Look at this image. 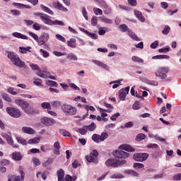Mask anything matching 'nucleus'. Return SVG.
Here are the masks:
<instances>
[{
	"label": "nucleus",
	"mask_w": 181,
	"mask_h": 181,
	"mask_svg": "<svg viewBox=\"0 0 181 181\" xmlns=\"http://www.w3.org/2000/svg\"><path fill=\"white\" fill-rule=\"evenodd\" d=\"M8 57L14 66H17V67H23L25 66V62H23V61H22V59H21V58H19V57L14 52H8Z\"/></svg>",
	"instance_id": "1"
},
{
	"label": "nucleus",
	"mask_w": 181,
	"mask_h": 181,
	"mask_svg": "<svg viewBox=\"0 0 181 181\" xmlns=\"http://www.w3.org/2000/svg\"><path fill=\"white\" fill-rule=\"evenodd\" d=\"M125 163H127V160H118L115 158H109L105 162V165L107 166V168H119V166H122V165H125Z\"/></svg>",
	"instance_id": "2"
},
{
	"label": "nucleus",
	"mask_w": 181,
	"mask_h": 181,
	"mask_svg": "<svg viewBox=\"0 0 181 181\" xmlns=\"http://www.w3.org/2000/svg\"><path fill=\"white\" fill-rule=\"evenodd\" d=\"M62 110L66 115H76L77 112L76 107L67 104L62 105Z\"/></svg>",
	"instance_id": "3"
},
{
	"label": "nucleus",
	"mask_w": 181,
	"mask_h": 181,
	"mask_svg": "<svg viewBox=\"0 0 181 181\" xmlns=\"http://www.w3.org/2000/svg\"><path fill=\"white\" fill-rule=\"evenodd\" d=\"M98 151L97 150H93L89 155L86 156V159L89 163H94L95 165H98Z\"/></svg>",
	"instance_id": "4"
},
{
	"label": "nucleus",
	"mask_w": 181,
	"mask_h": 181,
	"mask_svg": "<svg viewBox=\"0 0 181 181\" xmlns=\"http://www.w3.org/2000/svg\"><path fill=\"white\" fill-rule=\"evenodd\" d=\"M168 73H169V67H160L156 71L155 74L156 77H159L161 80H165L168 77Z\"/></svg>",
	"instance_id": "5"
},
{
	"label": "nucleus",
	"mask_w": 181,
	"mask_h": 181,
	"mask_svg": "<svg viewBox=\"0 0 181 181\" xmlns=\"http://www.w3.org/2000/svg\"><path fill=\"white\" fill-rule=\"evenodd\" d=\"M6 110L8 114L13 117V118H19L21 115V111L16 107H8Z\"/></svg>",
	"instance_id": "6"
},
{
	"label": "nucleus",
	"mask_w": 181,
	"mask_h": 181,
	"mask_svg": "<svg viewBox=\"0 0 181 181\" xmlns=\"http://www.w3.org/2000/svg\"><path fill=\"white\" fill-rule=\"evenodd\" d=\"M50 36L49 35V33H42V35L38 37V41L37 42L39 45V46H43L44 45H46L47 42H49Z\"/></svg>",
	"instance_id": "7"
},
{
	"label": "nucleus",
	"mask_w": 181,
	"mask_h": 181,
	"mask_svg": "<svg viewBox=\"0 0 181 181\" xmlns=\"http://www.w3.org/2000/svg\"><path fill=\"white\" fill-rule=\"evenodd\" d=\"M149 157V154L146 153H136L133 156V159L136 162H145L146 159Z\"/></svg>",
	"instance_id": "8"
},
{
	"label": "nucleus",
	"mask_w": 181,
	"mask_h": 181,
	"mask_svg": "<svg viewBox=\"0 0 181 181\" xmlns=\"http://www.w3.org/2000/svg\"><path fill=\"white\" fill-rule=\"evenodd\" d=\"M113 156L117 158L118 159H127L129 156V153L122 151V150H116L113 153Z\"/></svg>",
	"instance_id": "9"
},
{
	"label": "nucleus",
	"mask_w": 181,
	"mask_h": 181,
	"mask_svg": "<svg viewBox=\"0 0 181 181\" xmlns=\"http://www.w3.org/2000/svg\"><path fill=\"white\" fill-rule=\"evenodd\" d=\"M1 136L7 141V144H8V145H11V146H12V148H19V145L14 144L13 139H12V137L11 136H9L8 134H7L6 133H2Z\"/></svg>",
	"instance_id": "10"
},
{
	"label": "nucleus",
	"mask_w": 181,
	"mask_h": 181,
	"mask_svg": "<svg viewBox=\"0 0 181 181\" xmlns=\"http://www.w3.org/2000/svg\"><path fill=\"white\" fill-rule=\"evenodd\" d=\"M129 93V86L126 87L125 88H122L119 90V98L121 101H125V98L127 95H128Z\"/></svg>",
	"instance_id": "11"
},
{
	"label": "nucleus",
	"mask_w": 181,
	"mask_h": 181,
	"mask_svg": "<svg viewBox=\"0 0 181 181\" xmlns=\"http://www.w3.org/2000/svg\"><path fill=\"white\" fill-rule=\"evenodd\" d=\"M15 103L17 105H18V107H21V108H22L23 110H25L26 108H28V107H29L30 104L28 102L25 101L23 100H21V99H17L15 100Z\"/></svg>",
	"instance_id": "12"
},
{
	"label": "nucleus",
	"mask_w": 181,
	"mask_h": 181,
	"mask_svg": "<svg viewBox=\"0 0 181 181\" xmlns=\"http://www.w3.org/2000/svg\"><path fill=\"white\" fill-rule=\"evenodd\" d=\"M20 176L14 175L11 177L13 181H23L25 180V173L23 172V168L20 167L19 168Z\"/></svg>",
	"instance_id": "13"
},
{
	"label": "nucleus",
	"mask_w": 181,
	"mask_h": 181,
	"mask_svg": "<svg viewBox=\"0 0 181 181\" xmlns=\"http://www.w3.org/2000/svg\"><path fill=\"white\" fill-rule=\"evenodd\" d=\"M41 21L45 23V25H49V26H51L52 25V17L46 13H43L42 16L41 17Z\"/></svg>",
	"instance_id": "14"
},
{
	"label": "nucleus",
	"mask_w": 181,
	"mask_h": 181,
	"mask_svg": "<svg viewBox=\"0 0 181 181\" xmlns=\"http://www.w3.org/2000/svg\"><path fill=\"white\" fill-rule=\"evenodd\" d=\"M52 5L54 8L58 9V11H62V12H67L69 11L67 8L63 6V4H62L60 1H54Z\"/></svg>",
	"instance_id": "15"
},
{
	"label": "nucleus",
	"mask_w": 181,
	"mask_h": 181,
	"mask_svg": "<svg viewBox=\"0 0 181 181\" xmlns=\"http://www.w3.org/2000/svg\"><path fill=\"white\" fill-rule=\"evenodd\" d=\"M41 122L44 125L51 126L53 124L56 123V121L54 119L49 118V117H44L41 119Z\"/></svg>",
	"instance_id": "16"
},
{
	"label": "nucleus",
	"mask_w": 181,
	"mask_h": 181,
	"mask_svg": "<svg viewBox=\"0 0 181 181\" xmlns=\"http://www.w3.org/2000/svg\"><path fill=\"white\" fill-rule=\"evenodd\" d=\"M24 112L28 115H33V114H37L38 111L36 110L33 106H30V105H29V106L24 110Z\"/></svg>",
	"instance_id": "17"
},
{
	"label": "nucleus",
	"mask_w": 181,
	"mask_h": 181,
	"mask_svg": "<svg viewBox=\"0 0 181 181\" xmlns=\"http://www.w3.org/2000/svg\"><path fill=\"white\" fill-rule=\"evenodd\" d=\"M119 149H122L123 151H127V152H134L135 149L134 147L131 146L128 144H122L119 146Z\"/></svg>",
	"instance_id": "18"
},
{
	"label": "nucleus",
	"mask_w": 181,
	"mask_h": 181,
	"mask_svg": "<svg viewBox=\"0 0 181 181\" xmlns=\"http://www.w3.org/2000/svg\"><path fill=\"white\" fill-rule=\"evenodd\" d=\"M37 76H39V77H41L42 78H49V76H50V72L40 70L37 72Z\"/></svg>",
	"instance_id": "19"
},
{
	"label": "nucleus",
	"mask_w": 181,
	"mask_h": 181,
	"mask_svg": "<svg viewBox=\"0 0 181 181\" xmlns=\"http://www.w3.org/2000/svg\"><path fill=\"white\" fill-rule=\"evenodd\" d=\"M13 6H16V8H18V9H30L32 7L29 5H25L21 3H13Z\"/></svg>",
	"instance_id": "20"
},
{
	"label": "nucleus",
	"mask_w": 181,
	"mask_h": 181,
	"mask_svg": "<svg viewBox=\"0 0 181 181\" xmlns=\"http://www.w3.org/2000/svg\"><path fill=\"white\" fill-rule=\"evenodd\" d=\"M22 131L24 134H28L29 135H33V134H35V129L29 127H23Z\"/></svg>",
	"instance_id": "21"
},
{
	"label": "nucleus",
	"mask_w": 181,
	"mask_h": 181,
	"mask_svg": "<svg viewBox=\"0 0 181 181\" xmlns=\"http://www.w3.org/2000/svg\"><path fill=\"white\" fill-rule=\"evenodd\" d=\"M92 62L94 63V64H96V66H99V67H102L103 69H105V70H108V66L101 62L100 61H98L97 59H93Z\"/></svg>",
	"instance_id": "22"
},
{
	"label": "nucleus",
	"mask_w": 181,
	"mask_h": 181,
	"mask_svg": "<svg viewBox=\"0 0 181 181\" xmlns=\"http://www.w3.org/2000/svg\"><path fill=\"white\" fill-rule=\"evenodd\" d=\"M12 36L17 37L18 39H23V40H28V36L18 32H14L12 33Z\"/></svg>",
	"instance_id": "23"
},
{
	"label": "nucleus",
	"mask_w": 181,
	"mask_h": 181,
	"mask_svg": "<svg viewBox=\"0 0 181 181\" xmlns=\"http://www.w3.org/2000/svg\"><path fill=\"white\" fill-rule=\"evenodd\" d=\"M134 15L140 21V22H145V18L142 16V13L138 10H134Z\"/></svg>",
	"instance_id": "24"
},
{
	"label": "nucleus",
	"mask_w": 181,
	"mask_h": 181,
	"mask_svg": "<svg viewBox=\"0 0 181 181\" xmlns=\"http://www.w3.org/2000/svg\"><path fill=\"white\" fill-rule=\"evenodd\" d=\"M127 35L131 37V39H133V40H136V42H139L141 41V39L138 37L136 34L131 31V30H128Z\"/></svg>",
	"instance_id": "25"
},
{
	"label": "nucleus",
	"mask_w": 181,
	"mask_h": 181,
	"mask_svg": "<svg viewBox=\"0 0 181 181\" xmlns=\"http://www.w3.org/2000/svg\"><path fill=\"white\" fill-rule=\"evenodd\" d=\"M67 46H69V47H71V49H76V47H77V44L76 43V39L71 38L67 42Z\"/></svg>",
	"instance_id": "26"
},
{
	"label": "nucleus",
	"mask_w": 181,
	"mask_h": 181,
	"mask_svg": "<svg viewBox=\"0 0 181 181\" xmlns=\"http://www.w3.org/2000/svg\"><path fill=\"white\" fill-rule=\"evenodd\" d=\"M40 8L42 9V11H43L44 12H46V13H49V15H54V13L53 12V11H52V9H50L49 7L45 6L43 4L40 5Z\"/></svg>",
	"instance_id": "27"
},
{
	"label": "nucleus",
	"mask_w": 181,
	"mask_h": 181,
	"mask_svg": "<svg viewBox=\"0 0 181 181\" xmlns=\"http://www.w3.org/2000/svg\"><path fill=\"white\" fill-rule=\"evenodd\" d=\"M66 59H68V60H69L70 62H71L72 60L74 62H77V60H78L77 55H76V54H74V53L67 54Z\"/></svg>",
	"instance_id": "28"
},
{
	"label": "nucleus",
	"mask_w": 181,
	"mask_h": 181,
	"mask_svg": "<svg viewBox=\"0 0 181 181\" xmlns=\"http://www.w3.org/2000/svg\"><path fill=\"white\" fill-rule=\"evenodd\" d=\"M54 153L55 155H60V143L57 141L54 144Z\"/></svg>",
	"instance_id": "29"
},
{
	"label": "nucleus",
	"mask_w": 181,
	"mask_h": 181,
	"mask_svg": "<svg viewBox=\"0 0 181 181\" xmlns=\"http://www.w3.org/2000/svg\"><path fill=\"white\" fill-rule=\"evenodd\" d=\"M83 128H86L87 131H90L91 132L95 131V128H97V124H95L94 122H92L90 125L83 126Z\"/></svg>",
	"instance_id": "30"
},
{
	"label": "nucleus",
	"mask_w": 181,
	"mask_h": 181,
	"mask_svg": "<svg viewBox=\"0 0 181 181\" xmlns=\"http://www.w3.org/2000/svg\"><path fill=\"white\" fill-rule=\"evenodd\" d=\"M100 21H101V22H104V23H108L109 25L112 24V20L107 18V17H105V16H102L100 17H99Z\"/></svg>",
	"instance_id": "31"
},
{
	"label": "nucleus",
	"mask_w": 181,
	"mask_h": 181,
	"mask_svg": "<svg viewBox=\"0 0 181 181\" xmlns=\"http://www.w3.org/2000/svg\"><path fill=\"white\" fill-rule=\"evenodd\" d=\"M12 158L14 160H22V156L21 155V153H19V152L13 153Z\"/></svg>",
	"instance_id": "32"
},
{
	"label": "nucleus",
	"mask_w": 181,
	"mask_h": 181,
	"mask_svg": "<svg viewBox=\"0 0 181 181\" xmlns=\"http://www.w3.org/2000/svg\"><path fill=\"white\" fill-rule=\"evenodd\" d=\"M152 59L153 60H156V59H170V57H169L168 55H156V56H153L152 57Z\"/></svg>",
	"instance_id": "33"
},
{
	"label": "nucleus",
	"mask_w": 181,
	"mask_h": 181,
	"mask_svg": "<svg viewBox=\"0 0 181 181\" xmlns=\"http://www.w3.org/2000/svg\"><path fill=\"white\" fill-rule=\"evenodd\" d=\"M53 25L64 26V22H63L62 21L54 20L52 21L51 23V26Z\"/></svg>",
	"instance_id": "34"
},
{
	"label": "nucleus",
	"mask_w": 181,
	"mask_h": 181,
	"mask_svg": "<svg viewBox=\"0 0 181 181\" xmlns=\"http://www.w3.org/2000/svg\"><path fill=\"white\" fill-rule=\"evenodd\" d=\"M30 49H32L31 47H20L19 52L21 53H23V54H25V53H28V52H30Z\"/></svg>",
	"instance_id": "35"
},
{
	"label": "nucleus",
	"mask_w": 181,
	"mask_h": 181,
	"mask_svg": "<svg viewBox=\"0 0 181 181\" xmlns=\"http://www.w3.org/2000/svg\"><path fill=\"white\" fill-rule=\"evenodd\" d=\"M92 139L94 141V142H96V144H100V142H102L101 136L99 134H93L92 136Z\"/></svg>",
	"instance_id": "36"
},
{
	"label": "nucleus",
	"mask_w": 181,
	"mask_h": 181,
	"mask_svg": "<svg viewBox=\"0 0 181 181\" xmlns=\"http://www.w3.org/2000/svg\"><path fill=\"white\" fill-rule=\"evenodd\" d=\"M119 29L121 32H122L123 33L127 31L128 33V30H130L129 29H128V26L127 25V24H122L119 26Z\"/></svg>",
	"instance_id": "37"
},
{
	"label": "nucleus",
	"mask_w": 181,
	"mask_h": 181,
	"mask_svg": "<svg viewBox=\"0 0 181 181\" xmlns=\"http://www.w3.org/2000/svg\"><path fill=\"white\" fill-rule=\"evenodd\" d=\"M125 173H127V175H131V176H134L135 177H138L139 176V174H138L136 171H134L132 170H127Z\"/></svg>",
	"instance_id": "38"
},
{
	"label": "nucleus",
	"mask_w": 181,
	"mask_h": 181,
	"mask_svg": "<svg viewBox=\"0 0 181 181\" xmlns=\"http://www.w3.org/2000/svg\"><path fill=\"white\" fill-rule=\"evenodd\" d=\"M46 83H47V86H49V87H57L59 86L57 82L54 81L48 80L47 81Z\"/></svg>",
	"instance_id": "39"
},
{
	"label": "nucleus",
	"mask_w": 181,
	"mask_h": 181,
	"mask_svg": "<svg viewBox=\"0 0 181 181\" xmlns=\"http://www.w3.org/2000/svg\"><path fill=\"white\" fill-rule=\"evenodd\" d=\"M39 142H40V138L38 137H35L28 140V144H39Z\"/></svg>",
	"instance_id": "40"
},
{
	"label": "nucleus",
	"mask_w": 181,
	"mask_h": 181,
	"mask_svg": "<svg viewBox=\"0 0 181 181\" xmlns=\"http://www.w3.org/2000/svg\"><path fill=\"white\" fill-rule=\"evenodd\" d=\"M132 62H134L136 63H144V59H142L141 58H140L137 56H133L132 57Z\"/></svg>",
	"instance_id": "41"
},
{
	"label": "nucleus",
	"mask_w": 181,
	"mask_h": 181,
	"mask_svg": "<svg viewBox=\"0 0 181 181\" xmlns=\"http://www.w3.org/2000/svg\"><path fill=\"white\" fill-rule=\"evenodd\" d=\"M41 107L43 110H50V107H52V105L49 103L44 102L41 104Z\"/></svg>",
	"instance_id": "42"
},
{
	"label": "nucleus",
	"mask_w": 181,
	"mask_h": 181,
	"mask_svg": "<svg viewBox=\"0 0 181 181\" xmlns=\"http://www.w3.org/2000/svg\"><path fill=\"white\" fill-rule=\"evenodd\" d=\"M145 138H146V136L141 133L136 136V141H137V142H141V141H142L143 139H145Z\"/></svg>",
	"instance_id": "43"
},
{
	"label": "nucleus",
	"mask_w": 181,
	"mask_h": 181,
	"mask_svg": "<svg viewBox=\"0 0 181 181\" xmlns=\"http://www.w3.org/2000/svg\"><path fill=\"white\" fill-rule=\"evenodd\" d=\"M1 97L3 99L5 100V101H7V103H12V99H11V98H9L8 94H6L5 93H1Z\"/></svg>",
	"instance_id": "44"
},
{
	"label": "nucleus",
	"mask_w": 181,
	"mask_h": 181,
	"mask_svg": "<svg viewBox=\"0 0 181 181\" xmlns=\"http://www.w3.org/2000/svg\"><path fill=\"white\" fill-rule=\"evenodd\" d=\"M16 141L21 145H28V142L22 137H16Z\"/></svg>",
	"instance_id": "45"
},
{
	"label": "nucleus",
	"mask_w": 181,
	"mask_h": 181,
	"mask_svg": "<svg viewBox=\"0 0 181 181\" xmlns=\"http://www.w3.org/2000/svg\"><path fill=\"white\" fill-rule=\"evenodd\" d=\"M86 35H87V36H88V37H90V39H93L94 40L98 39V35H97V34H95V33H91L88 31Z\"/></svg>",
	"instance_id": "46"
},
{
	"label": "nucleus",
	"mask_w": 181,
	"mask_h": 181,
	"mask_svg": "<svg viewBox=\"0 0 181 181\" xmlns=\"http://www.w3.org/2000/svg\"><path fill=\"white\" fill-rule=\"evenodd\" d=\"M52 163H53V159L49 158L46 161L42 163V166L46 168V166H49V165H52Z\"/></svg>",
	"instance_id": "47"
},
{
	"label": "nucleus",
	"mask_w": 181,
	"mask_h": 181,
	"mask_svg": "<svg viewBox=\"0 0 181 181\" xmlns=\"http://www.w3.org/2000/svg\"><path fill=\"white\" fill-rule=\"evenodd\" d=\"M55 37H56V39H57V40H59L60 42H63L64 43H65V42H66V38H64V37H63L60 34H57L55 35Z\"/></svg>",
	"instance_id": "48"
},
{
	"label": "nucleus",
	"mask_w": 181,
	"mask_h": 181,
	"mask_svg": "<svg viewBox=\"0 0 181 181\" xmlns=\"http://www.w3.org/2000/svg\"><path fill=\"white\" fill-rule=\"evenodd\" d=\"M124 178V175L121 173L114 174L111 176V179H122Z\"/></svg>",
	"instance_id": "49"
},
{
	"label": "nucleus",
	"mask_w": 181,
	"mask_h": 181,
	"mask_svg": "<svg viewBox=\"0 0 181 181\" xmlns=\"http://www.w3.org/2000/svg\"><path fill=\"white\" fill-rule=\"evenodd\" d=\"M170 32V27L169 25H165L164 29L162 30L163 35H168Z\"/></svg>",
	"instance_id": "50"
},
{
	"label": "nucleus",
	"mask_w": 181,
	"mask_h": 181,
	"mask_svg": "<svg viewBox=\"0 0 181 181\" xmlns=\"http://www.w3.org/2000/svg\"><path fill=\"white\" fill-rule=\"evenodd\" d=\"M77 132L81 134V135H86V134H87V130L85 127H82L78 129Z\"/></svg>",
	"instance_id": "51"
},
{
	"label": "nucleus",
	"mask_w": 181,
	"mask_h": 181,
	"mask_svg": "<svg viewBox=\"0 0 181 181\" xmlns=\"http://www.w3.org/2000/svg\"><path fill=\"white\" fill-rule=\"evenodd\" d=\"M60 134H62V135H63V136H71V134H70V132H69V131H66L64 129L60 130Z\"/></svg>",
	"instance_id": "52"
},
{
	"label": "nucleus",
	"mask_w": 181,
	"mask_h": 181,
	"mask_svg": "<svg viewBox=\"0 0 181 181\" xmlns=\"http://www.w3.org/2000/svg\"><path fill=\"white\" fill-rule=\"evenodd\" d=\"M146 83L147 84H149V86H154L156 87L159 85V83L156 81L147 80Z\"/></svg>",
	"instance_id": "53"
},
{
	"label": "nucleus",
	"mask_w": 181,
	"mask_h": 181,
	"mask_svg": "<svg viewBox=\"0 0 181 181\" xmlns=\"http://www.w3.org/2000/svg\"><path fill=\"white\" fill-rule=\"evenodd\" d=\"M134 127V122H129L124 124V126H121V128H132Z\"/></svg>",
	"instance_id": "54"
},
{
	"label": "nucleus",
	"mask_w": 181,
	"mask_h": 181,
	"mask_svg": "<svg viewBox=\"0 0 181 181\" xmlns=\"http://www.w3.org/2000/svg\"><path fill=\"white\" fill-rule=\"evenodd\" d=\"M93 12L96 16L103 15V10L98 8H93Z\"/></svg>",
	"instance_id": "55"
},
{
	"label": "nucleus",
	"mask_w": 181,
	"mask_h": 181,
	"mask_svg": "<svg viewBox=\"0 0 181 181\" xmlns=\"http://www.w3.org/2000/svg\"><path fill=\"white\" fill-rule=\"evenodd\" d=\"M83 108H85V110H86V111H88V110L90 111H92V112H94V111H95V108L93 106H89L88 105H83Z\"/></svg>",
	"instance_id": "56"
},
{
	"label": "nucleus",
	"mask_w": 181,
	"mask_h": 181,
	"mask_svg": "<svg viewBox=\"0 0 181 181\" xmlns=\"http://www.w3.org/2000/svg\"><path fill=\"white\" fill-rule=\"evenodd\" d=\"M30 67L32 69V70H37V71H40V68L36 64H30Z\"/></svg>",
	"instance_id": "57"
},
{
	"label": "nucleus",
	"mask_w": 181,
	"mask_h": 181,
	"mask_svg": "<svg viewBox=\"0 0 181 181\" xmlns=\"http://www.w3.org/2000/svg\"><path fill=\"white\" fill-rule=\"evenodd\" d=\"M107 138H108V133L103 132L101 134L100 140L102 141V142H103V141H105V139H107Z\"/></svg>",
	"instance_id": "58"
},
{
	"label": "nucleus",
	"mask_w": 181,
	"mask_h": 181,
	"mask_svg": "<svg viewBox=\"0 0 181 181\" xmlns=\"http://www.w3.org/2000/svg\"><path fill=\"white\" fill-rule=\"evenodd\" d=\"M53 54H54V56H57V57H60L62 56H66L65 52H57V51H54Z\"/></svg>",
	"instance_id": "59"
},
{
	"label": "nucleus",
	"mask_w": 181,
	"mask_h": 181,
	"mask_svg": "<svg viewBox=\"0 0 181 181\" xmlns=\"http://www.w3.org/2000/svg\"><path fill=\"white\" fill-rule=\"evenodd\" d=\"M40 53H42V57L45 58L49 57L50 56V54H49V52H47V51H45L43 49H40Z\"/></svg>",
	"instance_id": "60"
},
{
	"label": "nucleus",
	"mask_w": 181,
	"mask_h": 181,
	"mask_svg": "<svg viewBox=\"0 0 181 181\" xmlns=\"http://www.w3.org/2000/svg\"><path fill=\"white\" fill-rule=\"evenodd\" d=\"M28 35H30L31 37H33L37 42L39 40V36H37V35H36L35 33L30 31L28 32Z\"/></svg>",
	"instance_id": "61"
},
{
	"label": "nucleus",
	"mask_w": 181,
	"mask_h": 181,
	"mask_svg": "<svg viewBox=\"0 0 181 181\" xmlns=\"http://www.w3.org/2000/svg\"><path fill=\"white\" fill-rule=\"evenodd\" d=\"M97 23H98V19L96 16H93L91 18V25L92 26H97Z\"/></svg>",
	"instance_id": "62"
},
{
	"label": "nucleus",
	"mask_w": 181,
	"mask_h": 181,
	"mask_svg": "<svg viewBox=\"0 0 181 181\" xmlns=\"http://www.w3.org/2000/svg\"><path fill=\"white\" fill-rule=\"evenodd\" d=\"M33 162L35 166H39V165H40V160L36 157L33 158Z\"/></svg>",
	"instance_id": "63"
},
{
	"label": "nucleus",
	"mask_w": 181,
	"mask_h": 181,
	"mask_svg": "<svg viewBox=\"0 0 181 181\" xmlns=\"http://www.w3.org/2000/svg\"><path fill=\"white\" fill-rule=\"evenodd\" d=\"M173 179L175 181L181 180V173H177L173 175Z\"/></svg>",
	"instance_id": "64"
}]
</instances>
